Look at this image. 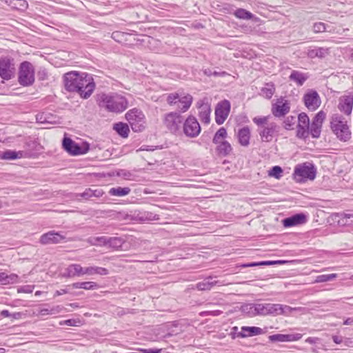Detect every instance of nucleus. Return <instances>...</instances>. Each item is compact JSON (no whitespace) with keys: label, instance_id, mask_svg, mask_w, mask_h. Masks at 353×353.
I'll list each match as a JSON object with an SVG mask.
<instances>
[{"label":"nucleus","instance_id":"obj_12","mask_svg":"<svg viewBox=\"0 0 353 353\" xmlns=\"http://www.w3.org/2000/svg\"><path fill=\"white\" fill-rule=\"evenodd\" d=\"M14 59L9 57L0 58V77L4 80H10L14 74Z\"/></svg>","mask_w":353,"mask_h":353},{"label":"nucleus","instance_id":"obj_43","mask_svg":"<svg viewBox=\"0 0 353 353\" xmlns=\"http://www.w3.org/2000/svg\"><path fill=\"white\" fill-rule=\"evenodd\" d=\"M321 128L322 127L316 124L311 123L309 125L310 134H311L313 138H319L321 135Z\"/></svg>","mask_w":353,"mask_h":353},{"label":"nucleus","instance_id":"obj_34","mask_svg":"<svg viewBox=\"0 0 353 353\" xmlns=\"http://www.w3.org/2000/svg\"><path fill=\"white\" fill-rule=\"evenodd\" d=\"M18 281L19 276L15 274L8 275L5 272H0V282L3 285L16 283Z\"/></svg>","mask_w":353,"mask_h":353},{"label":"nucleus","instance_id":"obj_36","mask_svg":"<svg viewBox=\"0 0 353 353\" xmlns=\"http://www.w3.org/2000/svg\"><path fill=\"white\" fill-rule=\"evenodd\" d=\"M113 129L117 132L123 138H126L128 137V134L130 132L129 127L128 124L119 122L114 125Z\"/></svg>","mask_w":353,"mask_h":353},{"label":"nucleus","instance_id":"obj_22","mask_svg":"<svg viewBox=\"0 0 353 353\" xmlns=\"http://www.w3.org/2000/svg\"><path fill=\"white\" fill-rule=\"evenodd\" d=\"M37 121L40 123L55 124L57 118L55 115L49 112H41L37 115Z\"/></svg>","mask_w":353,"mask_h":353},{"label":"nucleus","instance_id":"obj_40","mask_svg":"<svg viewBox=\"0 0 353 353\" xmlns=\"http://www.w3.org/2000/svg\"><path fill=\"white\" fill-rule=\"evenodd\" d=\"M108 236H101L97 237H90L88 242L92 245L106 246L107 247Z\"/></svg>","mask_w":353,"mask_h":353},{"label":"nucleus","instance_id":"obj_11","mask_svg":"<svg viewBox=\"0 0 353 353\" xmlns=\"http://www.w3.org/2000/svg\"><path fill=\"white\" fill-rule=\"evenodd\" d=\"M201 126L197 119L193 116H189L183 121L182 131L187 137L195 138L201 132Z\"/></svg>","mask_w":353,"mask_h":353},{"label":"nucleus","instance_id":"obj_38","mask_svg":"<svg viewBox=\"0 0 353 353\" xmlns=\"http://www.w3.org/2000/svg\"><path fill=\"white\" fill-rule=\"evenodd\" d=\"M6 2L12 8L19 10H24L28 7L26 0H6Z\"/></svg>","mask_w":353,"mask_h":353},{"label":"nucleus","instance_id":"obj_42","mask_svg":"<svg viewBox=\"0 0 353 353\" xmlns=\"http://www.w3.org/2000/svg\"><path fill=\"white\" fill-rule=\"evenodd\" d=\"M227 136V131L224 128H221L218 130V131L215 133L213 138V143L215 144H218L221 142V139H225Z\"/></svg>","mask_w":353,"mask_h":353},{"label":"nucleus","instance_id":"obj_33","mask_svg":"<svg viewBox=\"0 0 353 353\" xmlns=\"http://www.w3.org/2000/svg\"><path fill=\"white\" fill-rule=\"evenodd\" d=\"M131 189L129 187L111 188L108 192L109 194L114 196H124L130 194Z\"/></svg>","mask_w":353,"mask_h":353},{"label":"nucleus","instance_id":"obj_30","mask_svg":"<svg viewBox=\"0 0 353 353\" xmlns=\"http://www.w3.org/2000/svg\"><path fill=\"white\" fill-rule=\"evenodd\" d=\"M137 218L142 222L159 220V216L158 214L149 211L139 212L137 214Z\"/></svg>","mask_w":353,"mask_h":353},{"label":"nucleus","instance_id":"obj_16","mask_svg":"<svg viewBox=\"0 0 353 353\" xmlns=\"http://www.w3.org/2000/svg\"><path fill=\"white\" fill-rule=\"evenodd\" d=\"M304 104L310 110H316L321 105V99L315 90H310L303 97Z\"/></svg>","mask_w":353,"mask_h":353},{"label":"nucleus","instance_id":"obj_26","mask_svg":"<svg viewBox=\"0 0 353 353\" xmlns=\"http://www.w3.org/2000/svg\"><path fill=\"white\" fill-rule=\"evenodd\" d=\"M211 109L209 105L202 104L199 107V117L201 121L204 123H209L210 121Z\"/></svg>","mask_w":353,"mask_h":353},{"label":"nucleus","instance_id":"obj_28","mask_svg":"<svg viewBox=\"0 0 353 353\" xmlns=\"http://www.w3.org/2000/svg\"><path fill=\"white\" fill-rule=\"evenodd\" d=\"M85 274L92 276L94 274L105 276L109 274L108 269L98 266H90L85 268Z\"/></svg>","mask_w":353,"mask_h":353},{"label":"nucleus","instance_id":"obj_50","mask_svg":"<svg viewBox=\"0 0 353 353\" xmlns=\"http://www.w3.org/2000/svg\"><path fill=\"white\" fill-rule=\"evenodd\" d=\"M62 307L59 305L54 307L51 309L43 308L39 311L41 315H48V314H56L61 312Z\"/></svg>","mask_w":353,"mask_h":353},{"label":"nucleus","instance_id":"obj_51","mask_svg":"<svg viewBox=\"0 0 353 353\" xmlns=\"http://www.w3.org/2000/svg\"><path fill=\"white\" fill-rule=\"evenodd\" d=\"M296 123V118L294 116H289L286 117L283 123L284 128L289 130L293 129L294 125Z\"/></svg>","mask_w":353,"mask_h":353},{"label":"nucleus","instance_id":"obj_1","mask_svg":"<svg viewBox=\"0 0 353 353\" xmlns=\"http://www.w3.org/2000/svg\"><path fill=\"white\" fill-rule=\"evenodd\" d=\"M63 79L65 89L77 92L83 99L89 98L95 88L92 77L85 72H69L64 74Z\"/></svg>","mask_w":353,"mask_h":353},{"label":"nucleus","instance_id":"obj_4","mask_svg":"<svg viewBox=\"0 0 353 353\" xmlns=\"http://www.w3.org/2000/svg\"><path fill=\"white\" fill-rule=\"evenodd\" d=\"M330 127L337 139L347 142L352 138V132L346 119L341 115L334 114L330 121Z\"/></svg>","mask_w":353,"mask_h":353},{"label":"nucleus","instance_id":"obj_56","mask_svg":"<svg viewBox=\"0 0 353 353\" xmlns=\"http://www.w3.org/2000/svg\"><path fill=\"white\" fill-rule=\"evenodd\" d=\"M48 72L47 70L43 68H41L37 72V77L39 81H44L48 79Z\"/></svg>","mask_w":353,"mask_h":353},{"label":"nucleus","instance_id":"obj_49","mask_svg":"<svg viewBox=\"0 0 353 353\" xmlns=\"http://www.w3.org/2000/svg\"><path fill=\"white\" fill-rule=\"evenodd\" d=\"M325 119V113L321 110L319 111L315 117L313 118L312 123L316 124L321 127H322L323 121Z\"/></svg>","mask_w":353,"mask_h":353},{"label":"nucleus","instance_id":"obj_37","mask_svg":"<svg viewBox=\"0 0 353 353\" xmlns=\"http://www.w3.org/2000/svg\"><path fill=\"white\" fill-rule=\"evenodd\" d=\"M216 150L219 155L228 156L232 151L231 145L226 141H223L217 144Z\"/></svg>","mask_w":353,"mask_h":353},{"label":"nucleus","instance_id":"obj_55","mask_svg":"<svg viewBox=\"0 0 353 353\" xmlns=\"http://www.w3.org/2000/svg\"><path fill=\"white\" fill-rule=\"evenodd\" d=\"M313 32L315 33L323 32L326 30V25L323 22H317L313 25Z\"/></svg>","mask_w":353,"mask_h":353},{"label":"nucleus","instance_id":"obj_32","mask_svg":"<svg viewBox=\"0 0 353 353\" xmlns=\"http://www.w3.org/2000/svg\"><path fill=\"white\" fill-rule=\"evenodd\" d=\"M307 76L299 71L293 70L290 75V79L295 83L298 85H302L307 80Z\"/></svg>","mask_w":353,"mask_h":353},{"label":"nucleus","instance_id":"obj_63","mask_svg":"<svg viewBox=\"0 0 353 353\" xmlns=\"http://www.w3.org/2000/svg\"><path fill=\"white\" fill-rule=\"evenodd\" d=\"M239 332H238V327L236 326H234L232 328V332L230 333V335H231V337L232 339H234L236 337H239L237 336V334L239 333Z\"/></svg>","mask_w":353,"mask_h":353},{"label":"nucleus","instance_id":"obj_39","mask_svg":"<svg viewBox=\"0 0 353 353\" xmlns=\"http://www.w3.org/2000/svg\"><path fill=\"white\" fill-rule=\"evenodd\" d=\"M242 311L249 316H258L257 303H247L242 306Z\"/></svg>","mask_w":353,"mask_h":353},{"label":"nucleus","instance_id":"obj_8","mask_svg":"<svg viewBox=\"0 0 353 353\" xmlns=\"http://www.w3.org/2000/svg\"><path fill=\"white\" fill-rule=\"evenodd\" d=\"M316 170L312 163L306 162L297 165L294 171V177L297 181L314 180L316 177Z\"/></svg>","mask_w":353,"mask_h":353},{"label":"nucleus","instance_id":"obj_17","mask_svg":"<svg viewBox=\"0 0 353 353\" xmlns=\"http://www.w3.org/2000/svg\"><path fill=\"white\" fill-rule=\"evenodd\" d=\"M339 110L346 115H350L353 108V93L343 95L339 98Z\"/></svg>","mask_w":353,"mask_h":353},{"label":"nucleus","instance_id":"obj_58","mask_svg":"<svg viewBox=\"0 0 353 353\" xmlns=\"http://www.w3.org/2000/svg\"><path fill=\"white\" fill-rule=\"evenodd\" d=\"M118 175L119 176L123 177L125 179H130L131 176H132V174L128 170H121L118 172Z\"/></svg>","mask_w":353,"mask_h":353},{"label":"nucleus","instance_id":"obj_44","mask_svg":"<svg viewBox=\"0 0 353 353\" xmlns=\"http://www.w3.org/2000/svg\"><path fill=\"white\" fill-rule=\"evenodd\" d=\"M310 135L309 127L297 125L296 137L300 139H306Z\"/></svg>","mask_w":353,"mask_h":353},{"label":"nucleus","instance_id":"obj_7","mask_svg":"<svg viewBox=\"0 0 353 353\" xmlns=\"http://www.w3.org/2000/svg\"><path fill=\"white\" fill-rule=\"evenodd\" d=\"M163 122L170 133L176 135L181 133L183 117L180 113L171 112L165 114Z\"/></svg>","mask_w":353,"mask_h":353},{"label":"nucleus","instance_id":"obj_45","mask_svg":"<svg viewBox=\"0 0 353 353\" xmlns=\"http://www.w3.org/2000/svg\"><path fill=\"white\" fill-rule=\"evenodd\" d=\"M281 304L268 303V315L279 316L280 315Z\"/></svg>","mask_w":353,"mask_h":353},{"label":"nucleus","instance_id":"obj_23","mask_svg":"<svg viewBox=\"0 0 353 353\" xmlns=\"http://www.w3.org/2000/svg\"><path fill=\"white\" fill-rule=\"evenodd\" d=\"M25 154L26 152L23 151L7 150L0 154V159L4 160H14L24 157Z\"/></svg>","mask_w":353,"mask_h":353},{"label":"nucleus","instance_id":"obj_6","mask_svg":"<svg viewBox=\"0 0 353 353\" xmlns=\"http://www.w3.org/2000/svg\"><path fill=\"white\" fill-rule=\"evenodd\" d=\"M18 81L21 85L30 86L34 82V68L27 61L21 63L19 68Z\"/></svg>","mask_w":353,"mask_h":353},{"label":"nucleus","instance_id":"obj_57","mask_svg":"<svg viewBox=\"0 0 353 353\" xmlns=\"http://www.w3.org/2000/svg\"><path fill=\"white\" fill-rule=\"evenodd\" d=\"M303 335L300 333H294L288 334V342L296 341L302 338Z\"/></svg>","mask_w":353,"mask_h":353},{"label":"nucleus","instance_id":"obj_13","mask_svg":"<svg viewBox=\"0 0 353 353\" xmlns=\"http://www.w3.org/2000/svg\"><path fill=\"white\" fill-rule=\"evenodd\" d=\"M290 110V102L285 99L284 97H281L277 99L276 101L272 105V113L275 117H285Z\"/></svg>","mask_w":353,"mask_h":353},{"label":"nucleus","instance_id":"obj_47","mask_svg":"<svg viewBox=\"0 0 353 353\" xmlns=\"http://www.w3.org/2000/svg\"><path fill=\"white\" fill-rule=\"evenodd\" d=\"M337 277L336 274H321L316 276V283H324L332 281Z\"/></svg>","mask_w":353,"mask_h":353},{"label":"nucleus","instance_id":"obj_60","mask_svg":"<svg viewBox=\"0 0 353 353\" xmlns=\"http://www.w3.org/2000/svg\"><path fill=\"white\" fill-rule=\"evenodd\" d=\"M221 314H222V311H221V310H214V311L203 312L201 313V315L219 316Z\"/></svg>","mask_w":353,"mask_h":353},{"label":"nucleus","instance_id":"obj_48","mask_svg":"<svg viewBox=\"0 0 353 353\" xmlns=\"http://www.w3.org/2000/svg\"><path fill=\"white\" fill-rule=\"evenodd\" d=\"M299 126L309 127L310 119L307 114L302 112L298 116V125Z\"/></svg>","mask_w":353,"mask_h":353},{"label":"nucleus","instance_id":"obj_15","mask_svg":"<svg viewBox=\"0 0 353 353\" xmlns=\"http://www.w3.org/2000/svg\"><path fill=\"white\" fill-rule=\"evenodd\" d=\"M65 239L66 237L62 232L51 230L42 234L39 241L41 244L47 245L60 243L65 241Z\"/></svg>","mask_w":353,"mask_h":353},{"label":"nucleus","instance_id":"obj_21","mask_svg":"<svg viewBox=\"0 0 353 353\" xmlns=\"http://www.w3.org/2000/svg\"><path fill=\"white\" fill-rule=\"evenodd\" d=\"M263 333V330L259 327L243 326L241 331L237 334L239 338H245L249 336H257Z\"/></svg>","mask_w":353,"mask_h":353},{"label":"nucleus","instance_id":"obj_35","mask_svg":"<svg viewBox=\"0 0 353 353\" xmlns=\"http://www.w3.org/2000/svg\"><path fill=\"white\" fill-rule=\"evenodd\" d=\"M276 90L275 85L273 83L270 82L265 84V86L261 90V95L270 99L272 98Z\"/></svg>","mask_w":353,"mask_h":353},{"label":"nucleus","instance_id":"obj_14","mask_svg":"<svg viewBox=\"0 0 353 353\" xmlns=\"http://www.w3.org/2000/svg\"><path fill=\"white\" fill-rule=\"evenodd\" d=\"M230 111V103L223 100L218 103L215 108V121L218 125L223 124L226 120Z\"/></svg>","mask_w":353,"mask_h":353},{"label":"nucleus","instance_id":"obj_24","mask_svg":"<svg viewBox=\"0 0 353 353\" xmlns=\"http://www.w3.org/2000/svg\"><path fill=\"white\" fill-rule=\"evenodd\" d=\"M234 15L240 19H252L255 22L261 21L260 18L255 17L252 12L243 8H238L234 12Z\"/></svg>","mask_w":353,"mask_h":353},{"label":"nucleus","instance_id":"obj_29","mask_svg":"<svg viewBox=\"0 0 353 353\" xmlns=\"http://www.w3.org/2000/svg\"><path fill=\"white\" fill-rule=\"evenodd\" d=\"M125 242V239L123 237H108L107 247L114 250L120 249L123 243Z\"/></svg>","mask_w":353,"mask_h":353},{"label":"nucleus","instance_id":"obj_3","mask_svg":"<svg viewBox=\"0 0 353 353\" xmlns=\"http://www.w3.org/2000/svg\"><path fill=\"white\" fill-rule=\"evenodd\" d=\"M269 118L267 116L253 119V122L258 126L257 132L263 142H270L279 134V125L275 122H268Z\"/></svg>","mask_w":353,"mask_h":353},{"label":"nucleus","instance_id":"obj_18","mask_svg":"<svg viewBox=\"0 0 353 353\" xmlns=\"http://www.w3.org/2000/svg\"><path fill=\"white\" fill-rule=\"evenodd\" d=\"M307 216L303 213H297L283 220V225L285 228L294 227L304 224L307 222Z\"/></svg>","mask_w":353,"mask_h":353},{"label":"nucleus","instance_id":"obj_52","mask_svg":"<svg viewBox=\"0 0 353 353\" xmlns=\"http://www.w3.org/2000/svg\"><path fill=\"white\" fill-rule=\"evenodd\" d=\"M282 173H283V169L279 165H275V166H273L271 168V170L269 171V176H273L275 179H279L281 177Z\"/></svg>","mask_w":353,"mask_h":353},{"label":"nucleus","instance_id":"obj_41","mask_svg":"<svg viewBox=\"0 0 353 353\" xmlns=\"http://www.w3.org/2000/svg\"><path fill=\"white\" fill-rule=\"evenodd\" d=\"M283 261H260V262H253V263H245L243 264L241 266L243 268H248V267H255V266H261V265H273L276 263H283Z\"/></svg>","mask_w":353,"mask_h":353},{"label":"nucleus","instance_id":"obj_61","mask_svg":"<svg viewBox=\"0 0 353 353\" xmlns=\"http://www.w3.org/2000/svg\"><path fill=\"white\" fill-rule=\"evenodd\" d=\"M34 287L32 285H25L21 288V292L25 293H31L32 292Z\"/></svg>","mask_w":353,"mask_h":353},{"label":"nucleus","instance_id":"obj_25","mask_svg":"<svg viewBox=\"0 0 353 353\" xmlns=\"http://www.w3.org/2000/svg\"><path fill=\"white\" fill-rule=\"evenodd\" d=\"M219 281L213 280V278L210 276L202 281L196 283V288L199 290H210L213 286L218 285Z\"/></svg>","mask_w":353,"mask_h":353},{"label":"nucleus","instance_id":"obj_46","mask_svg":"<svg viewBox=\"0 0 353 353\" xmlns=\"http://www.w3.org/2000/svg\"><path fill=\"white\" fill-rule=\"evenodd\" d=\"M268 339L271 342H288V334H275L270 335Z\"/></svg>","mask_w":353,"mask_h":353},{"label":"nucleus","instance_id":"obj_31","mask_svg":"<svg viewBox=\"0 0 353 353\" xmlns=\"http://www.w3.org/2000/svg\"><path fill=\"white\" fill-rule=\"evenodd\" d=\"M72 288L84 290H96L99 288V285L93 281L77 282L72 284Z\"/></svg>","mask_w":353,"mask_h":353},{"label":"nucleus","instance_id":"obj_20","mask_svg":"<svg viewBox=\"0 0 353 353\" xmlns=\"http://www.w3.org/2000/svg\"><path fill=\"white\" fill-rule=\"evenodd\" d=\"M330 54V48L323 47H316L314 48H309L307 52V56L310 59L325 58Z\"/></svg>","mask_w":353,"mask_h":353},{"label":"nucleus","instance_id":"obj_64","mask_svg":"<svg viewBox=\"0 0 353 353\" xmlns=\"http://www.w3.org/2000/svg\"><path fill=\"white\" fill-rule=\"evenodd\" d=\"M68 293V290L66 289H61L59 290H57L54 293V296H61L65 294Z\"/></svg>","mask_w":353,"mask_h":353},{"label":"nucleus","instance_id":"obj_9","mask_svg":"<svg viewBox=\"0 0 353 353\" xmlns=\"http://www.w3.org/2000/svg\"><path fill=\"white\" fill-rule=\"evenodd\" d=\"M125 118L134 132H141L145 128V115L141 110L137 108L130 110L125 114Z\"/></svg>","mask_w":353,"mask_h":353},{"label":"nucleus","instance_id":"obj_62","mask_svg":"<svg viewBox=\"0 0 353 353\" xmlns=\"http://www.w3.org/2000/svg\"><path fill=\"white\" fill-rule=\"evenodd\" d=\"M92 196L100 197L103 195V192L101 189H95V190L92 189Z\"/></svg>","mask_w":353,"mask_h":353},{"label":"nucleus","instance_id":"obj_19","mask_svg":"<svg viewBox=\"0 0 353 353\" xmlns=\"http://www.w3.org/2000/svg\"><path fill=\"white\" fill-rule=\"evenodd\" d=\"M85 268H83L80 264L73 263L69 265L62 274L63 277L71 278L74 276H81L85 275Z\"/></svg>","mask_w":353,"mask_h":353},{"label":"nucleus","instance_id":"obj_27","mask_svg":"<svg viewBox=\"0 0 353 353\" xmlns=\"http://www.w3.org/2000/svg\"><path fill=\"white\" fill-rule=\"evenodd\" d=\"M238 138L240 144L247 146L250 143V131L248 127H244L239 130Z\"/></svg>","mask_w":353,"mask_h":353},{"label":"nucleus","instance_id":"obj_53","mask_svg":"<svg viewBox=\"0 0 353 353\" xmlns=\"http://www.w3.org/2000/svg\"><path fill=\"white\" fill-rule=\"evenodd\" d=\"M257 312L259 316L268 315V303H257Z\"/></svg>","mask_w":353,"mask_h":353},{"label":"nucleus","instance_id":"obj_59","mask_svg":"<svg viewBox=\"0 0 353 353\" xmlns=\"http://www.w3.org/2000/svg\"><path fill=\"white\" fill-rule=\"evenodd\" d=\"M80 196L85 199H90L91 197H92V189H86L83 193L80 194Z\"/></svg>","mask_w":353,"mask_h":353},{"label":"nucleus","instance_id":"obj_5","mask_svg":"<svg viewBox=\"0 0 353 353\" xmlns=\"http://www.w3.org/2000/svg\"><path fill=\"white\" fill-rule=\"evenodd\" d=\"M193 98L192 95L183 91L170 93L166 99L170 105H176L180 112H186L192 105Z\"/></svg>","mask_w":353,"mask_h":353},{"label":"nucleus","instance_id":"obj_2","mask_svg":"<svg viewBox=\"0 0 353 353\" xmlns=\"http://www.w3.org/2000/svg\"><path fill=\"white\" fill-rule=\"evenodd\" d=\"M98 105L106 110L114 113H120L125 110L128 106V101L125 97L117 93L105 94L98 95Z\"/></svg>","mask_w":353,"mask_h":353},{"label":"nucleus","instance_id":"obj_54","mask_svg":"<svg viewBox=\"0 0 353 353\" xmlns=\"http://www.w3.org/2000/svg\"><path fill=\"white\" fill-rule=\"evenodd\" d=\"M296 310H298V308L292 307L289 305L281 304L280 315H282V314L289 315L292 313V311H296Z\"/></svg>","mask_w":353,"mask_h":353},{"label":"nucleus","instance_id":"obj_10","mask_svg":"<svg viewBox=\"0 0 353 353\" xmlns=\"http://www.w3.org/2000/svg\"><path fill=\"white\" fill-rule=\"evenodd\" d=\"M63 149L73 156L84 154L90 150V145L87 142L79 144L68 137H64L62 141Z\"/></svg>","mask_w":353,"mask_h":353}]
</instances>
